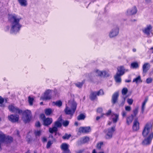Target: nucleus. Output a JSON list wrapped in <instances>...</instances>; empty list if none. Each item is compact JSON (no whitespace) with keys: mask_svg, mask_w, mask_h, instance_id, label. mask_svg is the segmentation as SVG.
<instances>
[{"mask_svg":"<svg viewBox=\"0 0 153 153\" xmlns=\"http://www.w3.org/2000/svg\"><path fill=\"white\" fill-rule=\"evenodd\" d=\"M126 70L123 66H120L117 68V72L116 74H118L119 75L122 76L126 72Z\"/></svg>","mask_w":153,"mask_h":153,"instance_id":"18","label":"nucleus"},{"mask_svg":"<svg viewBox=\"0 0 153 153\" xmlns=\"http://www.w3.org/2000/svg\"><path fill=\"white\" fill-rule=\"evenodd\" d=\"M91 128L89 127H81L79 129V131L80 133H87L91 131Z\"/></svg>","mask_w":153,"mask_h":153,"instance_id":"15","label":"nucleus"},{"mask_svg":"<svg viewBox=\"0 0 153 153\" xmlns=\"http://www.w3.org/2000/svg\"><path fill=\"white\" fill-rule=\"evenodd\" d=\"M69 123V122L68 121H64L63 123V125L64 126H68Z\"/></svg>","mask_w":153,"mask_h":153,"instance_id":"47","label":"nucleus"},{"mask_svg":"<svg viewBox=\"0 0 153 153\" xmlns=\"http://www.w3.org/2000/svg\"><path fill=\"white\" fill-rule=\"evenodd\" d=\"M130 67L131 68L137 69L139 68V65L137 62H134L131 63Z\"/></svg>","mask_w":153,"mask_h":153,"instance_id":"26","label":"nucleus"},{"mask_svg":"<svg viewBox=\"0 0 153 153\" xmlns=\"http://www.w3.org/2000/svg\"><path fill=\"white\" fill-rule=\"evenodd\" d=\"M52 121V118H47L43 120V124L45 126H47L50 125Z\"/></svg>","mask_w":153,"mask_h":153,"instance_id":"19","label":"nucleus"},{"mask_svg":"<svg viewBox=\"0 0 153 153\" xmlns=\"http://www.w3.org/2000/svg\"><path fill=\"white\" fill-rule=\"evenodd\" d=\"M93 73L96 76L107 77L110 76L109 72L105 70L100 71L98 69L94 70Z\"/></svg>","mask_w":153,"mask_h":153,"instance_id":"5","label":"nucleus"},{"mask_svg":"<svg viewBox=\"0 0 153 153\" xmlns=\"http://www.w3.org/2000/svg\"><path fill=\"white\" fill-rule=\"evenodd\" d=\"M152 81V79L151 78H149L146 79V81L147 83L149 84L151 83Z\"/></svg>","mask_w":153,"mask_h":153,"instance_id":"45","label":"nucleus"},{"mask_svg":"<svg viewBox=\"0 0 153 153\" xmlns=\"http://www.w3.org/2000/svg\"><path fill=\"white\" fill-rule=\"evenodd\" d=\"M47 139L45 137H43L42 138V141L44 142H46L47 141Z\"/></svg>","mask_w":153,"mask_h":153,"instance_id":"58","label":"nucleus"},{"mask_svg":"<svg viewBox=\"0 0 153 153\" xmlns=\"http://www.w3.org/2000/svg\"><path fill=\"white\" fill-rule=\"evenodd\" d=\"M111 113V110H109L108 111L107 113L106 114H105V115H109Z\"/></svg>","mask_w":153,"mask_h":153,"instance_id":"60","label":"nucleus"},{"mask_svg":"<svg viewBox=\"0 0 153 153\" xmlns=\"http://www.w3.org/2000/svg\"><path fill=\"white\" fill-rule=\"evenodd\" d=\"M28 102L29 103L30 105H32L33 104V99L32 97H29L28 98Z\"/></svg>","mask_w":153,"mask_h":153,"instance_id":"38","label":"nucleus"},{"mask_svg":"<svg viewBox=\"0 0 153 153\" xmlns=\"http://www.w3.org/2000/svg\"><path fill=\"white\" fill-rule=\"evenodd\" d=\"M57 130V128L56 127L54 126L52 128H50L49 129V132L51 133H53L54 132H56Z\"/></svg>","mask_w":153,"mask_h":153,"instance_id":"32","label":"nucleus"},{"mask_svg":"<svg viewBox=\"0 0 153 153\" xmlns=\"http://www.w3.org/2000/svg\"><path fill=\"white\" fill-rule=\"evenodd\" d=\"M5 136L2 132H0V151L1 150V146L4 144Z\"/></svg>","mask_w":153,"mask_h":153,"instance_id":"14","label":"nucleus"},{"mask_svg":"<svg viewBox=\"0 0 153 153\" xmlns=\"http://www.w3.org/2000/svg\"><path fill=\"white\" fill-rule=\"evenodd\" d=\"M97 96V93L96 92H92L91 93L90 96V97L92 100L95 99Z\"/></svg>","mask_w":153,"mask_h":153,"instance_id":"30","label":"nucleus"},{"mask_svg":"<svg viewBox=\"0 0 153 153\" xmlns=\"http://www.w3.org/2000/svg\"><path fill=\"white\" fill-rule=\"evenodd\" d=\"M150 65L148 63H145L142 67L143 72L144 73H146L150 69Z\"/></svg>","mask_w":153,"mask_h":153,"instance_id":"16","label":"nucleus"},{"mask_svg":"<svg viewBox=\"0 0 153 153\" xmlns=\"http://www.w3.org/2000/svg\"><path fill=\"white\" fill-rule=\"evenodd\" d=\"M148 100V98H146L144 100L143 102V104H144L146 105V104Z\"/></svg>","mask_w":153,"mask_h":153,"instance_id":"55","label":"nucleus"},{"mask_svg":"<svg viewBox=\"0 0 153 153\" xmlns=\"http://www.w3.org/2000/svg\"><path fill=\"white\" fill-rule=\"evenodd\" d=\"M40 117L42 119L43 121L44 119H46L45 118V115L43 114H42L40 115Z\"/></svg>","mask_w":153,"mask_h":153,"instance_id":"53","label":"nucleus"},{"mask_svg":"<svg viewBox=\"0 0 153 153\" xmlns=\"http://www.w3.org/2000/svg\"><path fill=\"white\" fill-rule=\"evenodd\" d=\"M118 96V93L117 92H115L113 94L112 97V101L113 104H115L116 102Z\"/></svg>","mask_w":153,"mask_h":153,"instance_id":"20","label":"nucleus"},{"mask_svg":"<svg viewBox=\"0 0 153 153\" xmlns=\"http://www.w3.org/2000/svg\"><path fill=\"white\" fill-rule=\"evenodd\" d=\"M52 91L50 90H47L44 93L43 96L41 98L43 100H50L51 98V93Z\"/></svg>","mask_w":153,"mask_h":153,"instance_id":"11","label":"nucleus"},{"mask_svg":"<svg viewBox=\"0 0 153 153\" xmlns=\"http://www.w3.org/2000/svg\"><path fill=\"white\" fill-rule=\"evenodd\" d=\"M139 123L138 121L135 120L133 122V124L132 127L133 130L137 131L139 129Z\"/></svg>","mask_w":153,"mask_h":153,"instance_id":"17","label":"nucleus"},{"mask_svg":"<svg viewBox=\"0 0 153 153\" xmlns=\"http://www.w3.org/2000/svg\"><path fill=\"white\" fill-rule=\"evenodd\" d=\"M115 125L111 128H108L106 131V135L105 137L107 139H111L112 137L113 134L115 131Z\"/></svg>","mask_w":153,"mask_h":153,"instance_id":"8","label":"nucleus"},{"mask_svg":"<svg viewBox=\"0 0 153 153\" xmlns=\"http://www.w3.org/2000/svg\"><path fill=\"white\" fill-rule=\"evenodd\" d=\"M9 29V27L8 26H7L5 28V30L7 31Z\"/></svg>","mask_w":153,"mask_h":153,"instance_id":"63","label":"nucleus"},{"mask_svg":"<svg viewBox=\"0 0 153 153\" xmlns=\"http://www.w3.org/2000/svg\"><path fill=\"white\" fill-rule=\"evenodd\" d=\"M145 105L142 104L141 108V111L142 113H143L144 112V110L145 108Z\"/></svg>","mask_w":153,"mask_h":153,"instance_id":"51","label":"nucleus"},{"mask_svg":"<svg viewBox=\"0 0 153 153\" xmlns=\"http://www.w3.org/2000/svg\"><path fill=\"white\" fill-rule=\"evenodd\" d=\"M89 140V138L86 137L81 138L79 141L80 143L83 144L87 143Z\"/></svg>","mask_w":153,"mask_h":153,"instance_id":"25","label":"nucleus"},{"mask_svg":"<svg viewBox=\"0 0 153 153\" xmlns=\"http://www.w3.org/2000/svg\"><path fill=\"white\" fill-rule=\"evenodd\" d=\"M8 119L12 123H16L19 120V115L17 114H11L8 116Z\"/></svg>","mask_w":153,"mask_h":153,"instance_id":"13","label":"nucleus"},{"mask_svg":"<svg viewBox=\"0 0 153 153\" xmlns=\"http://www.w3.org/2000/svg\"><path fill=\"white\" fill-rule=\"evenodd\" d=\"M4 102V99L0 96V106L3 107L4 106L3 103Z\"/></svg>","mask_w":153,"mask_h":153,"instance_id":"41","label":"nucleus"},{"mask_svg":"<svg viewBox=\"0 0 153 153\" xmlns=\"http://www.w3.org/2000/svg\"><path fill=\"white\" fill-rule=\"evenodd\" d=\"M134 116L132 115L127 118L126 122L128 125H129L132 122L133 120Z\"/></svg>","mask_w":153,"mask_h":153,"instance_id":"28","label":"nucleus"},{"mask_svg":"<svg viewBox=\"0 0 153 153\" xmlns=\"http://www.w3.org/2000/svg\"><path fill=\"white\" fill-rule=\"evenodd\" d=\"M125 82H131V80H125Z\"/></svg>","mask_w":153,"mask_h":153,"instance_id":"64","label":"nucleus"},{"mask_svg":"<svg viewBox=\"0 0 153 153\" xmlns=\"http://www.w3.org/2000/svg\"><path fill=\"white\" fill-rule=\"evenodd\" d=\"M146 2L147 3H149L151 2V0H145Z\"/></svg>","mask_w":153,"mask_h":153,"instance_id":"61","label":"nucleus"},{"mask_svg":"<svg viewBox=\"0 0 153 153\" xmlns=\"http://www.w3.org/2000/svg\"><path fill=\"white\" fill-rule=\"evenodd\" d=\"M69 146V145L66 143H63L61 146V148L64 151L69 150L68 149Z\"/></svg>","mask_w":153,"mask_h":153,"instance_id":"22","label":"nucleus"},{"mask_svg":"<svg viewBox=\"0 0 153 153\" xmlns=\"http://www.w3.org/2000/svg\"><path fill=\"white\" fill-rule=\"evenodd\" d=\"M121 76L120 75H119L118 74H116V75L114 76V79L116 82L117 83H120L121 82Z\"/></svg>","mask_w":153,"mask_h":153,"instance_id":"23","label":"nucleus"},{"mask_svg":"<svg viewBox=\"0 0 153 153\" xmlns=\"http://www.w3.org/2000/svg\"><path fill=\"white\" fill-rule=\"evenodd\" d=\"M97 93V96H100L103 94V91L102 90H100L98 92H96Z\"/></svg>","mask_w":153,"mask_h":153,"instance_id":"43","label":"nucleus"},{"mask_svg":"<svg viewBox=\"0 0 153 153\" xmlns=\"http://www.w3.org/2000/svg\"><path fill=\"white\" fill-rule=\"evenodd\" d=\"M22 120L25 123L29 122L31 119L32 115L30 110H27L23 112Z\"/></svg>","mask_w":153,"mask_h":153,"instance_id":"4","label":"nucleus"},{"mask_svg":"<svg viewBox=\"0 0 153 153\" xmlns=\"http://www.w3.org/2000/svg\"><path fill=\"white\" fill-rule=\"evenodd\" d=\"M8 109L10 111L13 113L19 114H21L22 113V110L19 109L13 104H11L9 106Z\"/></svg>","mask_w":153,"mask_h":153,"instance_id":"7","label":"nucleus"},{"mask_svg":"<svg viewBox=\"0 0 153 153\" xmlns=\"http://www.w3.org/2000/svg\"><path fill=\"white\" fill-rule=\"evenodd\" d=\"M103 145V143L102 142H100V143H97V148L98 149H100Z\"/></svg>","mask_w":153,"mask_h":153,"instance_id":"44","label":"nucleus"},{"mask_svg":"<svg viewBox=\"0 0 153 153\" xmlns=\"http://www.w3.org/2000/svg\"><path fill=\"white\" fill-rule=\"evenodd\" d=\"M62 153H71L69 150H67L65 151H64V152Z\"/></svg>","mask_w":153,"mask_h":153,"instance_id":"59","label":"nucleus"},{"mask_svg":"<svg viewBox=\"0 0 153 153\" xmlns=\"http://www.w3.org/2000/svg\"><path fill=\"white\" fill-rule=\"evenodd\" d=\"M77 104L74 100H69L66 105L64 111L66 114L70 115L71 117L74 113L76 109Z\"/></svg>","mask_w":153,"mask_h":153,"instance_id":"2","label":"nucleus"},{"mask_svg":"<svg viewBox=\"0 0 153 153\" xmlns=\"http://www.w3.org/2000/svg\"><path fill=\"white\" fill-rule=\"evenodd\" d=\"M13 138L10 136L5 137V141L4 144H8L13 141Z\"/></svg>","mask_w":153,"mask_h":153,"instance_id":"27","label":"nucleus"},{"mask_svg":"<svg viewBox=\"0 0 153 153\" xmlns=\"http://www.w3.org/2000/svg\"><path fill=\"white\" fill-rule=\"evenodd\" d=\"M102 117V115H101V116L100 117V116H97V117L96 120H98L101 117Z\"/></svg>","mask_w":153,"mask_h":153,"instance_id":"62","label":"nucleus"},{"mask_svg":"<svg viewBox=\"0 0 153 153\" xmlns=\"http://www.w3.org/2000/svg\"><path fill=\"white\" fill-rule=\"evenodd\" d=\"M45 113L47 115H50L52 112V110L51 108H47L45 110Z\"/></svg>","mask_w":153,"mask_h":153,"instance_id":"33","label":"nucleus"},{"mask_svg":"<svg viewBox=\"0 0 153 153\" xmlns=\"http://www.w3.org/2000/svg\"><path fill=\"white\" fill-rule=\"evenodd\" d=\"M126 114L127 112L125 111H123L122 112V115L123 117H125Z\"/></svg>","mask_w":153,"mask_h":153,"instance_id":"50","label":"nucleus"},{"mask_svg":"<svg viewBox=\"0 0 153 153\" xmlns=\"http://www.w3.org/2000/svg\"><path fill=\"white\" fill-rule=\"evenodd\" d=\"M42 132L41 131H35L34 132L35 134L36 137L39 136L41 134Z\"/></svg>","mask_w":153,"mask_h":153,"instance_id":"39","label":"nucleus"},{"mask_svg":"<svg viewBox=\"0 0 153 153\" xmlns=\"http://www.w3.org/2000/svg\"><path fill=\"white\" fill-rule=\"evenodd\" d=\"M102 108H98L97 110V112L100 113L102 112Z\"/></svg>","mask_w":153,"mask_h":153,"instance_id":"52","label":"nucleus"},{"mask_svg":"<svg viewBox=\"0 0 153 153\" xmlns=\"http://www.w3.org/2000/svg\"><path fill=\"white\" fill-rule=\"evenodd\" d=\"M139 109L138 107H136L133 110V114L134 115V116H135L138 113V111Z\"/></svg>","mask_w":153,"mask_h":153,"instance_id":"37","label":"nucleus"},{"mask_svg":"<svg viewBox=\"0 0 153 153\" xmlns=\"http://www.w3.org/2000/svg\"><path fill=\"white\" fill-rule=\"evenodd\" d=\"M137 12V10L135 6H134L131 8L128 9L126 14L127 15H132L135 14Z\"/></svg>","mask_w":153,"mask_h":153,"instance_id":"10","label":"nucleus"},{"mask_svg":"<svg viewBox=\"0 0 153 153\" xmlns=\"http://www.w3.org/2000/svg\"><path fill=\"white\" fill-rule=\"evenodd\" d=\"M62 118L59 117L58 120L56 121L55 123V126L57 127H59L61 126L62 124L59 121H61Z\"/></svg>","mask_w":153,"mask_h":153,"instance_id":"29","label":"nucleus"},{"mask_svg":"<svg viewBox=\"0 0 153 153\" xmlns=\"http://www.w3.org/2000/svg\"><path fill=\"white\" fill-rule=\"evenodd\" d=\"M9 19L10 23V33L16 34L20 31L22 25L19 23L22 18L15 14L10 15Z\"/></svg>","mask_w":153,"mask_h":153,"instance_id":"1","label":"nucleus"},{"mask_svg":"<svg viewBox=\"0 0 153 153\" xmlns=\"http://www.w3.org/2000/svg\"><path fill=\"white\" fill-rule=\"evenodd\" d=\"M53 103L57 106L58 107L61 106L62 105V102L61 101H58L56 102H54Z\"/></svg>","mask_w":153,"mask_h":153,"instance_id":"36","label":"nucleus"},{"mask_svg":"<svg viewBox=\"0 0 153 153\" xmlns=\"http://www.w3.org/2000/svg\"><path fill=\"white\" fill-rule=\"evenodd\" d=\"M128 92V89L127 88H123L122 91V93L123 95H126Z\"/></svg>","mask_w":153,"mask_h":153,"instance_id":"40","label":"nucleus"},{"mask_svg":"<svg viewBox=\"0 0 153 153\" xmlns=\"http://www.w3.org/2000/svg\"><path fill=\"white\" fill-rule=\"evenodd\" d=\"M119 31V27L117 26H114L109 33V36L110 38H113L117 36Z\"/></svg>","mask_w":153,"mask_h":153,"instance_id":"6","label":"nucleus"},{"mask_svg":"<svg viewBox=\"0 0 153 153\" xmlns=\"http://www.w3.org/2000/svg\"><path fill=\"white\" fill-rule=\"evenodd\" d=\"M125 110L126 111H129L131 110V108L130 106H125Z\"/></svg>","mask_w":153,"mask_h":153,"instance_id":"48","label":"nucleus"},{"mask_svg":"<svg viewBox=\"0 0 153 153\" xmlns=\"http://www.w3.org/2000/svg\"><path fill=\"white\" fill-rule=\"evenodd\" d=\"M20 4L22 6L26 7L27 4L26 0H18Z\"/></svg>","mask_w":153,"mask_h":153,"instance_id":"24","label":"nucleus"},{"mask_svg":"<svg viewBox=\"0 0 153 153\" xmlns=\"http://www.w3.org/2000/svg\"><path fill=\"white\" fill-rule=\"evenodd\" d=\"M143 137H153L152 126L151 123H148L145 126L142 132Z\"/></svg>","mask_w":153,"mask_h":153,"instance_id":"3","label":"nucleus"},{"mask_svg":"<svg viewBox=\"0 0 153 153\" xmlns=\"http://www.w3.org/2000/svg\"><path fill=\"white\" fill-rule=\"evenodd\" d=\"M142 82L141 77L140 76H138L136 78L134 79L133 80V82H135L136 83L140 82Z\"/></svg>","mask_w":153,"mask_h":153,"instance_id":"31","label":"nucleus"},{"mask_svg":"<svg viewBox=\"0 0 153 153\" xmlns=\"http://www.w3.org/2000/svg\"><path fill=\"white\" fill-rule=\"evenodd\" d=\"M71 136V134H65L64 136H62V138L63 139H68Z\"/></svg>","mask_w":153,"mask_h":153,"instance_id":"35","label":"nucleus"},{"mask_svg":"<svg viewBox=\"0 0 153 153\" xmlns=\"http://www.w3.org/2000/svg\"><path fill=\"white\" fill-rule=\"evenodd\" d=\"M35 125L36 127H39L40 126V122L39 121L36 122L35 124Z\"/></svg>","mask_w":153,"mask_h":153,"instance_id":"54","label":"nucleus"},{"mask_svg":"<svg viewBox=\"0 0 153 153\" xmlns=\"http://www.w3.org/2000/svg\"><path fill=\"white\" fill-rule=\"evenodd\" d=\"M142 141V144L143 146H147L150 145L152 142L153 137H146Z\"/></svg>","mask_w":153,"mask_h":153,"instance_id":"12","label":"nucleus"},{"mask_svg":"<svg viewBox=\"0 0 153 153\" xmlns=\"http://www.w3.org/2000/svg\"><path fill=\"white\" fill-rule=\"evenodd\" d=\"M133 101V100L131 99H128L127 100L128 103L130 105L132 104Z\"/></svg>","mask_w":153,"mask_h":153,"instance_id":"46","label":"nucleus"},{"mask_svg":"<svg viewBox=\"0 0 153 153\" xmlns=\"http://www.w3.org/2000/svg\"><path fill=\"white\" fill-rule=\"evenodd\" d=\"M85 118V116L82 114H81L77 117V119L78 120H84Z\"/></svg>","mask_w":153,"mask_h":153,"instance_id":"34","label":"nucleus"},{"mask_svg":"<svg viewBox=\"0 0 153 153\" xmlns=\"http://www.w3.org/2000/svg\"><path fill=\"white\" fill-rule=\"evenodd\" d=\"M83 83L82 82H78L75 84L76 86L79 88H81L82 87Z\"/></svg>","mask_w":153,"mask_h":153,"instance_id":"42","label":"nucleus"},{"mask_svg":"<svg viewBox=\"0 0 153 153\" xmlns=\"http://www.w3.org/2000/svg\"><path fill=\"white\" fill-rule=\"evenodd\" d=\"M111 118L113 122L116 123L118 119L119 114L112 113L111 114Z\"/></svg>","mask_w":153,"mask_h":153,"instance_id":"21","label":"nucleus"},{"mask_svg":"<svg viewBox=\"0 0 153 153\" xmlns=\"http://www.w3.org/2000/svg\"><path fill=\"white\" fill-rule=\"evenodd\" d=\"M15 134L16 135L18 136L19 137V132L17 130H16L15 132Z\"/></svg>","mask_w":153,"mask_h":153,"instance_id":"57","label":"nucleus"},{"mask_svg":"<svg viewBox=\"0 0 153 153\" xmlns=\"http://www.w3.org/2000/svg\"><path fill=\"white\" fill-rule=\"evenodd\" d=\"M125 99H124L122 101V103L120 105V106H123L125 103Z\"/></svg>","mask_w":153,"mask_h":153,"instance_id":"56","label":"nucleus"},{"mask_svg":"<svg viewBox=\"0 0 153 153\" xmlns=\"http://www.w3.org/2000/svg\"><path fill=\"white\" fill-rule=\"evenodd\" d=\"M143 32L148 36H150V34L152 33V27L150 25H148L143 29Z\"/></svg>","mask_w":153,"mask_h":153,"instance_id":"9","label":"nucleus"},{"mask_svg":"<svg viewBox=\"0 0 153 153\" xmlns=\"http://www.w3.org/2000/svg\"><path fill=\"white\" fill-rule=\"evenodd\" d=\"M52 144V143L51 141H48L47 144V148H49Z\"/></svg>","mask_w":153,"mask_h":153,"instance_id":"49","label":"nucleus"}]
</instances>
